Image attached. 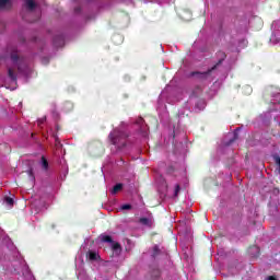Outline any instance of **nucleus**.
I'll return each mask as SVG.
<instances>
[{
    "label": "nucleus",
    "mask_w": 280,
    "mask_h": 280,
    "mask_svg": "<svg viewBox=\"0 0 280 280\" xmlns=\"http://www.w3.org/2000/svg\"><path fill=\"white\" fill-rule=\"evenodd\" d=\"M237 139H238V135H237V132H234V137H233V139L230 140L229 145H231V143L237 141Z\"/></svg>",
    "instance_id": "18"
},
{
    "label": "nucleus",
    "mask_w": 280,
    "mask_h": 280,
    "mask_svg": "<svg viewBox=\"0 0 280 280\" xmlns=\"http://www.w3.org/2000/svg\"><path fill=\"white\" fill-rule=\"evenodd\" d=\"M40 165H42V170L44 172H48L49 171V162L47 161V158H45L44 155L42 156Z\"/></svg>",
    "instance_id": "7"
},
{
    "label": "nucleus",
    "mask_w": 280,
    "mask_h": 280,
    "mask_svg": "<svg viewBox=\"0 0 280 280\" xmlns=\"http://www.w3.org/2000/svg\"><path fill=\"white\" fill-rule=\"evenodd\" d=\"M108 139L112 145H115L118 150H124L128 145V135L119 129L110 131Z\"/></svg>",
    "instance_id": "1"
},
{
    "label": "nucleus",
    "mask_w": 280,
    "mask_h": 280,
    "mask_svg": "<svg viewBox=\"0 0 280 280\" xmlns=\"http://www.w3.org/2000/svg\"><path fill=\"white\" fill-rule=\"evenodd\" d=\"M121 209H122V211H128V210L132 209V206L129 203H126V205L121 206Z\"/></svg>",
    "instance_id": "15"
},
{
    "label": "nucleus",
    "mask_w": 280,
    "mask_h": 280,
    "mask_svg": "<svg viewBox=\"0 0 280 280\" xmlns=\"http://www.w3.org/2000/svg\"><path fill=\"white\" fill-rule=\"evenodd\" d=\"M113 250H121V245L119 243H115L113 245Z\"/></svg>",
    "instance_id": "19"
},
{
    "label": "nucleus",
    "mask_w": 280,
    "mask_h": 280,
    "mask_svg": "<svg viewBox=\"0 0 280 280\" xmlns=\"http://www.w3.org/2000/svg\"><path fill=\"white\" fill-rule=\"evenodd\" d=\"M159 255H161V248H159V245H155V246H153L152 257L156 258V257H159Z\"/></svg>",
    "instance_id": "11"
},
{
    "label": "nucleus",
    "mask_w": 280,
    "mask_h": 280,
    "mask_svg": "<svg viewBox=\"0 0 280 280\" xmlns=\"http://www.w3.org/2000/svg\"><path fill=\"white\" fill-rule=\"evenodd\" d=\"M86 257L90 259V261H100L101 259L100 254H97V252L94 250H89L86 253Z\"/></svg>",
    "instance_id": "6"
},
{
    "label": "nucleus",
    "mask_w": 280,
    "mask_h": 280,
    "mask_svg": "<svg viewBox=\"0 0 280 280\" xmlns=\"http://www.w3.org/2000/svg\"><path fill=\"white\" fill-rule=\"evenodd\" d=\"M253 250H255L257 254H256V257H259V247H253Z\"/></svg>",
    "instance_id": "23"
},
{
    "label": "nucleus",
    "mask_w": 280,
    "mask_h": 280,
    "mask_svg": "<svg viewBox=\"0 0 280 280\" xmlns=\"http://www.w3.org/2000/svg\"><path fill=\"white\" fill-rule=\"evenodd\" d=\"M262 97L266 104H280V89L275 85H269L265 89Z\"/></svg>",
    "instance_id": "2"
},
{
    "label": "nucleus",
    "mask_w": 280,
    "mask_h": 280,
    "mask_svg": "<svg viewBox=\"0 0 280 280\" xmlns=\"http://www.w3.org/2000/svg\"><path fill=\"white\" fill-rule=\"evenodd\" d=\"M8 75H9V78H10V80H11L12 82H16L18 77H16V72H14V69L9 68V69H8Z\"/></svg>",
    "instance_id": "9"
},
{
    "label": "nucleus",
    "mask_w": 280,
    "mask_h": 280,
    "mask_svg": "<svg viewBox=\"0 0 280 280\" xmlns=\"http://www.w3.org/2000/svg\"><path fill=\"white\" fill-rule=\"evenodd\" d=\"M57 40H60L61 45H62V43H65V39H62V37H61V36H59V37H55V38H54V45H56V47H58V46H59L58 44H56V42H57Z\"/></svg>",
    "instance_id": "14"
},
{
    "label": "nucleus",
    "mask_w": 280,
    "mask_h": 280,
    "mask_svg": "<svg viewBox=\"0 0 280 280\" xmlns=\"http://www.w3.org/2000/svg\"><path fill=\"white\" fill-rule=\"evenodd\" d=\"M10 58L14 67H18V71H21V67L23 65V58L19 56V52L16 50H13L10 55Z\"/></svg>",
    "instance_id": "4"
},
{
    "label": "nucleus",
    "mask_w": 280,
    "mask_h": 280,
    "mask_svg": "<svg viewBox=\"0 0 280 280\" xmlns=\"http://www.w3.org/2000/svg\"><path fill=\"white\" fill-rule=\"evenodd\" d=\"M101 240L107 244H113V237L110 235H103Z\"/></svg>",
    "instance_id": "12"
},
{
    "label": "nucleus",
    "mask_w": 280,
    "mask_h": 280,
    "mask_svg": "<svg viewBox=\"0 0 280 280\" xmlns=\"http://www.w3.org/2000/svg\"><path fill=\"white\" fill-rule=\"evenodd\" d=\"M4 202L5 205H8L9 207H12L14 205V199H12L11 197H5L4 198Z\"/></svg>",
    "instance_id": "13"
},
{
    "label": "nucleus",
    "mask_w": 280,
    "mask_h": 280,
    "mask_svg": "<svg viewBox=\"0 0 280 280\" xmlns=\"http://www.w3.org/2000/svg\"><path fill=\"white\" fill-rule=\"evenodd\" d=\"M10 3V0H0V8H5Z\"/></svg>",
    "instance_id": "16"
},
{
    "label": "nucleus",
    "mask_w": 280,
    "mask_h": 280,
    "mask_svg": "<svg viewBox=\"0 0 280 280\" xmlns=\"http://www.w3.org/2000/svg\"><path fill=\"white\" fill-rule=\"evenodd\" d=\"M273 159H275L276 165H278V167H279V173H280V156L276 155Z\"/></svg>",
    "instance_id": "17"
},
{
    "label": "nucleus",
    "mask_w": 280,
    "mask_h": 280,
    "mask_svg": "<svg viewBox=\"0 0 280 280\" xmlns=\"http://www.w3.org/2000/svg\"><path fill=\"white\" fill-rule=\"evenodd\" d=\"M268 280H278V279H277V277H275V276H269V277H268Z\"/></svg>",
    "instance_id": "24"
},
{
    "label": "nucleus",
    "mask_w": 280,
    "mask_h": 280,
    "mask_svg": "<svg viewBox=\"0 0 280 280\" xmlns=\"http://www.w3.org/2000/svg\"><path fill=\"white\" fill-rule=\"evenodd\" d=\"M180 192V185H176L175 186V192H174V196H178V194Z\"/></svg>",
    "instance_id": "20"
},
{
    "label": "nucleus",
    "mask_w": 280,
    "mask_h": 280,
    "mask_svg": "<svg viewBox=\"0 0 280 280\" xmlns=\"http://www.w3.org/2000/svg\"><path fill=\"white\" fill-rule=\"evenodd\" d=\"M25 3L30 12H33L36 9V2H34V0H25Z\"/></svg>",
    "instance_id": "8"
},
{
    "label": "nucleus",
    "mask_w": 280,
    "mask_h": 280,
    "mask_svg": "<svg viewBox=\"0 0 280 280\" xmlns=\"http://www.w3.org/2000/svg\"><path fill=\"white\" fill-rule=\"evenodd\" d=\"M139 223L142 224L143 226H152L154 224V219L152 217L150 218H140Z\"/></svg>",
    "instance_id": "5"
},
{
    "label": "nucleus",
    "mask_w": 280,
    "mask_h": 280,
    "mask_svg": "<svg viewBox=\"0 0 280 280\" xmlns=\"http://www.w3.org/2000/svg\"><path fill=\"white\" fill-rule=\"evenodd\" d=\"M219 57L220 59L212 68H209L205 72H191V75H197L199 80H207V78H209V75H211V73H213V71H215V69H218V67H220V65H222L224 60H226V54L223 51H219Z\"/></svg>",
    "instance_id": "3"
},
{
    "label": "nucleus",
    "mask_w": 280,
    "mask_h": 280,
    "mask_svg": "<svg viewBox=\"0 0 280 280\" xmlns=\"http://www.w3.org/2000/svg\"><path fill=\"white\" fill-rule=\"evenodd\" d=\"M121 189H124V184H116L112 189L113 196H115V194H119Z\"/></svg>",
    "instance_id": "10"
},
{
    "label": "nucleus",
    "mask_w": 280,
    "mask_h": 280,
    "mask_svg": "<svg viewBox=\"0 0 280 280\" xmlns=\"http://www.w3.org/2000/svg\"><path fill=\"white\" fill-rule=\"evenodd\" d=\"M27 174H28L31 180H34V173H32V171H27Z\"/></svg>",
    "instance_id": "21"
},
{
    "label": "nucleus",
    "mask_w": 280,
    "mask_h": 280,
    "mask_svg": "<svg viewBox=\"0 0 280 280\" xmlns=\"http://www.w3.org/2000/svg\"><path fill=\"white\" fill-rule=\"evenodd\" d=\"M137 124H138V126H143V119L140 117V118L137 120Z\"/></svg>",
    "instance_id": "22"
}]
</instances>
